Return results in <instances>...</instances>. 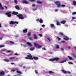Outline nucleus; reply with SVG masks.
Wrapping results in <instances>:
<instances>
[{"label":"nucleus","mask_w":76,"mask_h":76,"mask_svg":"<svg viewBox=\"0 0 76 76\" xmlns=\"http://www.w3.org/2000/svg\"><path fill=\"white\" fill-rule=\"evenodd\" d=\"M0 40H2V37H0Z\"/></svg>","instance_id":"62"},{"label":"nucleus","mask_w":76,"mask_h":76,"mask_svg":"<svg viewBox=\"0 0 76 76\" xmlns=\"http://www.w3.org/2000/svg\"><path fill=\"white\" fill-rule=\"evenodd\" d=\"M61 6L62 7H64L66 6L65 5H61Z\"/></svg>","instance_id":"44"},{"label":"nucleus","mask_w":76,"mask_h":76,"mask_svg":"<svg viewBox=\"0 0 76 76\" xmlns=\"http://www.w3.org/2000/svg\"><path fill=\"white\" fill-rule=\"evenodd\" d=\"M23 33H27V32H28V29H26L23 30Z\"/></svg>","instance_id":"15"},{"label":"nucleus","mask_w":76,"mask_h":76,"mask_svg":"<svg viewBox=\"0 0 76 76\" xmlns=\"http://www.w3.org/2000/svg\"><path fill=\"white\" fill-rule=\"evenodd\" d=\"M11 64L13 65V64H15L13 63H11Z\"/></svg>","instance_id":"59"},{"label":"nucleus","mask_w":76,"mask_h":76,"mask_svg":"<svg viewBox=\"0 0 76 76\" xmlns=\"http://www.w3.org/2000/svg\"><path fill=\"white\" fill-rule=\"evenodd\" d=\"M24 47H26V45H24Z\"/></svg>","instance_id":"64"},{"label":"nucleus","mask_w":76,"mask_h":76,"mask_svg":"<svg viewBox=\"0 0 76 76\" xmlns=\"http://www.w3.org/2000/svg\"><path fill=\"white\" fill-rule=\"evenodd\" d=\"M14 55H15V56H18V54H17V53H15V54Z\"/></svg>","instance_id":"47"},{"label":"nucleus","mask_w":76,"mask_h":76,"mask_svg":"<svg viewBox=\"0 0 76 76\" xmlns=\"http://www.w3.org/2000/svg\"><path fill=\"white\" fill-rule=\"evenodd\" d=\"M32 7H34L35 6V4H33L32 5Z\"/></svg>","instance_id":"57"},{"label":"nucleus","mask_w":76,"mask_h":76,"mask_svg":"<svg viewBox=\"0 0 76 76\" xmlns=\"http://www.w3.org/2000/svg\"><path fill=\"white\" fill-rule=\"evenodd\" d=\"M10 43H11V44H15V42H13L10 41Z\"/></svg>","instance_id":"37"},{"label":"nucleus","mask_w":76,"mask_h":76,"mask_svg":"<svg viewBox=\"0 0 76 76\" xmlns=\"http://www.w3.org/2000/svg\"><path fill=\"white\" fill-rule=\"evenodd\" d=\"M27 57H25V58L27 60H34V58H32V56L31 55H27Z\"/></svg>","instance_id":"2"},{"label":"nucleus","mask_w":76,"mask_h":76,"mask_svg":"<svg viewBox=\"0 0 76 76\" xmlns=\"http://www.w3.org/2000/svg\"><path fill=\"white\" fill-rule=\"evenodd\" d=\"M22 3L24 4H28V2L27 1L25 0H23L22 1Z\"/></svg>","instance_id":"10"},{"label":"nucleus","mask_w":76,"mask_h":76,"mask_svg":"<svg viewBox=\"0 0 76 76\" xmlns=\"http://www.w3.org/2000/svg\"><path fill=\"white\" fill-rule=\"evenodd\" d=\"M36 21L37 22H38L39 21V22L41 23H43V20H42V18H40V19H37L36 20Z\"/></svg>","instance_id":"7"},{"label":"nucleus","mask_w":76,"mask_h":76,"mask_svg":"<svg viewBox=\"0 0 76 76\" xmlns=\"http://www.w3.org/2000/svg\"><path fill=\"white\" fill-rule=\"evenodd\" d=\"M61 71L62 72H63V73H64L65 74L67 73V72H66V71L64 69L61 70Z\"/></svg>","instance_id":"22"},{"label":"nucleus","mask_w":76,"mask_h":76,"mask_svg":"<svg viewBox=\"0 0 76 76\" xmlns=\"http://www.w3.org/2000/svg\"><path fill=\"white\" fill-rule=\"evenodd\" d=\"M50 26H51V28H55V26H54V24H51Z\"/></svg>","instance_id":"29"},{"label":"nucleus","mask_w":76,"mask_h":76,"mask_svg":"<svg viewBox=\"0 0 76 76\" xmlns=\"http://www.w3.org/2000/svg\"><path fill=\"white\" fill-rule=\"evenodd\" d=\"M65 42V41H62L61 42V43H64V42Z\"/></svg>","instance_id":"54"},{"label":"nucleus","mask_w":76,"mask_h":76,"mask_svg":"<svg viewBox=\"0 0 76 76\" xmlns=\"http://www.w3.org/2000/svg\"><path fill=\"white\" fill-rule=\"evenodd\" d=\"M55 48H60V46H59V45H55Z\"/></svg>","instance_id":"21"},{"label":"nucleus","mask_w":76,"mask_h":76,"mask_svg":"<svg viewBox=\"0 0 76 76\" xmlns=\"http://www.w3.org/2000/svg\"><path fill=\"white\" fill-rule=\"evenodd\" d=\"M15 8L16 9H17V10H19V9H20L19 7L17 5L15 6Z\"/></svg>","instance_id":"17"},{"label":"nucleus","mask_w":76,"mask_h":76,"mask_svg":"<svg viewBox=\"0 0 76 76\" xmlns=\"http://www.w3.org/2000/svg\"><path fill=\"white\" fill-rule=\"evenodd\" d=\"M55 11L56 12H57L58 11V10H55Z\"/></svg>","instance_id":"60"},{"label":"nucleus","mask_w":76,"mask_h":76,"mask_svg":"<svg viewBox=\"0 0 76 76\" xmlns=\"http://www.w3.org/2000/svg\"><path fill=\"white\" fill-rule=\"evenodd\" d=\"M14 2L15 4H18V1H17V0H15Z\"/></svg>","instance_id":"36"},{"label":"nucleus","mask_w":76,"mask_h":76,"mask_svg":"<svg viewBox=\"0 0 76 76\" xmlns=\"http://www.w3.org/2000/svg\"><path fill=\"white\" fill-rule=\"evenodd\" d=\"M11 72H14L15 71V70H11Z\"/></svg>","instance_id":"48"},{"label":"nucleus","mask_w":76,"mask_h":76,"mask_svg":"<svg viewBox=\"0 0 76 76\" xmlns=\"http://www.w3.org/2000/svg\"><path fill=\"white\" fill-rule=\"evenodd\" d=\"M17 17H18L20 19H23L24 17L23 16V15L22 14H18L17 15Z\"/></svg>","instance_id":"3"},{"label":"nucleus","mask_w":76,"mask_h":76,"mask_svg":"<svg viewBox=\"0 0 76 76\" xmlns=\"http://www.w3.org/2000/svg\"><path fill=\"white\" fill-rule=\"evenodd\" d=\"M33 58V59L35 60H38V57L34 56Z\"/></svg>","instance_id":"24"},{"label":"nucleus","mask_w":76,"mask_h":76,"mask_svg":"<svg viewBox=\"0 0 76 76\" xmlns=\"http://www.w3.org/2000/svg\"><path fill=\"white\" fill-rule=\"evenodd\" d=\"M76 12H73L72 13V15H76Z\"/></svg>","instance_id":"42"},{"label":"nucleus","mask_w":76,"mask_h":76,"mask_svg":"<svg viewBox=\"0 0 76 76\" xmlns=\"http://www.w3.org/2000/svg\"><path fill=\"white\" fill-rule=\"evenodd\" d=\"M67 57H68V58H69L70 60H73V59L72 57L68 56Z\"/></svg>","instance_id":"18"},{"label":"nucleus","mask_w":76,"mask_h":76,"mask_svg":"<svg viewBox=\"0 0 76 76\" xmlns=\"http://www.w3.org/2000/svg\"><path fill=\"white\" fill-rule=\"evenodd\" d=\"M67 57H68V58H69L70 60H73V59L72 57L68 56Z\"/></svg>","instance_id":"19"},{"label":"nucleus","mask_w":76,"mask_h":76,"mask_svg":"<svg viewBox=\"0 0 76 76\" xmlns=\"http://www.w3.org/2000/svg\"><path fill=\"white\" fill-rule=\"evenodd\" d=\"M18 14H19V13L14 11L12 13V15H17Z\"/></svg>","instance_id":"11"},{"label":"nucleus","mask_w":76,"mask_h":76,"mask_svg":"<svg viewBox=\"0 0 76 76\" xmlns=\"http://www.w3.org/2000/svg\"><path fill=\"white\" fill-rule=\"evenodd\" d=\"M8 53H10L11 52V51H7Z\"/></svg>","instance_id":"61"},{"label":"nucleus","mask_w":76,"mask_h":76,"mask_svg":"<svg viewBox=\"0 0 76 76\" xmlns=\"http://www.w3.org/2000/svg\"><path fill=\"white\" fill-rule=\"evenodd\" d=\"M42 50H45V48H42Z\"/></svg>","instance_id":"53"},{"label":"nucleus","mask_w":76,"mask_h":76,"mask_svg":"<svg viewBox=\"0 0 76 76\" xmlns=\"http://www.w3.org/2000/svg\"><path fill=\"white\" fill-rule=\"evenodd\" d=\"M27 44L28 45H29V46H30V47H32V44H31V43L29 42H27Z\"/></svg>","instance_id":"23"},{"label":"nucleus","mask_w":76,"mask_h":76,"mask_svg":"<svg viewBox=\"0 0 76 76\" xmlns=\"http://www.w3.org/2000/svg\"><path fill=\"white\" fill-rule=\"evenodd\" d=\"M24 42H26V41L25 40H23Z\"/></svg>","instance_id":"56"},{"label":"nucleus","mask_w":76,"mask_h":76,"mask_svg":"<svg viewBox=\"0 0 76 76\" xmlns=\"http://www.w3.org/2000/svg\"><path fill=\"white\" fill-rule=\"evenodd\" d=\"M11 14V12H7V13H5L6 15H8V17H10L12 16V15L10 14Z\"/></svg>","instance_id":"8"},{"label":"nucleus","mask_w":76,"mask_h":76,"mask_svg":"<svg viewBox=\"0 0 76 76\" xmlns=\"http://www.w3.org/2000/svg\"><path fill=\"white\" fill-rule=\"evenodd\" d=\"M49 74H53L54 73V72L52 71H49Z\"/></svg>","instance_id":"28"},{"label":"nucleus","mask_w":76,"mask_h":76,"mask_svg":"<svg viewBox=\"0 0 76 76\" xmlns=\"http://www.w3.org/2000/svg\"><path fill=\"white\" fill-rule=\"evenodd\" d=\"M29 39L31 40V41H32V40H33V39H32L30 37L29 38Z\"/></svg>","instance_id":"46"},{"label":"nucleus","mask_w":76,"mask_h":76,"mask_svg":"<svg viewBox=\"0 0 76 76\" xmlns=\"http://www.w3.org/2000/svg\"><path fill=\"white\" fill-rule=\"evenodd\" d=\"M75 19V17H73L72 18V20H73V19Z\"/></svg>","instance_id":"51"},{"label":"nucleus","mask_w":76,"mask_h":76,"mask_svg":"<svg viewBox=\"0 0 76 76\" xmlns=\"http://www.w3.org/2000/svg\"><path fill=\"white\" fill-rule=\"evenodd\" d=\"M4 61H6V62H8V61H9V60L6 59H4Z\"/></svg>","instance_id":"31"},{"label":"nucleus","mask_w":76,"mask_h":76,"mask_svg":"<svg viewBox=\"0 0 76 76\" xmlns=\"http://www.w3.org/2000/svg\"><path fill=\"white\" fill-rule=\"evenodd\" d=\"M68 63L69 64H73V63L72 62H69Z\"/></svg>","instance_id":"35"},{"label":"nucleus","mask_w":76,"mask_h":76,"mask_svg":"<svg viewBox=\"0 0 76 76\" xmlns=\"http://www.w3.org/2000/svg\"><path fill=\"white\" fill-rule=\"evenodd\" d=\"M31 35V33L30 32H29L27 34V36H30Z\"/></svg>","instance_id":"34"},{"label":"nucleus","mask_w":76,"mask_h":76,"mask_svg":"<svg viewBox=\"0 0 76 76\" xmlns=\"http://www.w3.org/2000/svg\"><path fill=\"white\" fill-rule=\"evenodd\" d=\"M64 39L65 40H66L67 41V40H69V37H67V36H65V38H64Z\"/></svg>","instance_id":"16"},{"label":"nucleus","mask_w":76,"mask_h":76,"mask_svg":"<svg viewBox=\"0 0 76 76\" xmlns=\"http://www.w3.org/2000/svg\"><path fill=\"white\" fill-rule=\"evenodd\" d=\"M35 72L36 74H38V72H37L36 70H35Z\"/></svg>","instance_id":"43"},{"label":"nucleus","mask_w":76,"mask_h":76,"mask_svg":"<svg viewBox=\"0 0 76 76\" xmlns=\"http://www.w3.org/2000/svg\"><path fill=\"white\" fill-rule=\"evenodd\" d=\"M34 37L33 38V39H38V38H37V36L36 34H34Z\"/></svg>","instance_id":"13"},{"label":"nucleus","mask_w":76,"mask_h":76,"mask_svg":"<svg viewBox=\"0 0 76 76\" xmlns=\"http://www.w3.org/2000/svg\"><path fill=\"white\" fill-rule=\"evenodd\" d=\"M34 45L37 48H41L42 47V46L39 45L38 44H37V43H35L34 44Z\"/></svg>","instance_id":"6"},{"label":"nucleus","mask_w":76,"mask_h":76,"mask_svg":"<svg viewBox=\"0 0 76 76\" xmlns=\"http://www.w3.org/2000/svg\"><path fill=\"white\" fill-rule=\"evenodd\" d=\"M35 49V48L33 47V48H31L30 49V50L31 51H33Z\"/></svg>","instance_id":"32"},{"label":"nucleus","mask_w":76,"mask_h":76,"mask_svg":"<svg viewBox=\"0 0 76 76\" xmlns=\"http://www.w3.org/2000/svg\"><path fill=\"white\" fill-rule=\"evenodd\" d=\"M57 23H56V25H58H58H61L60 23L58 21H57Z\"/></svg>","instance_id":"30"},{"label":"nucleus","mask_w":76,"mask_h":76,"mask_svg":"<svg viewBox=\"0 0 76 76\" xmlns=\"http://www.w3.org/2000/svg\"><path fill=\"white\" fill-rule=\"evenodd\" d=\"M19 23L18 22L13 21H11L10 23V25H13L14 24H18Z\"/></svg>","instance_id":"4"},{"label":"nucleus","mask_w":76,"mask_h":76,"mask_svg":"<svg viewBox=\"0 0 76 76\" xmlns=\"http://www.w3.org/2000/svg\"><path fill=\"white\" fill-rule=\"evenodd\" d=\"M58 39V41H60L61 40V39L58 37H57Z\"/></svg>","instance_id":"41"},{"label":"nucleus","mask_w":76,"mask_h":76,"mask_svg":"<svg viewBox=\"0 0 76 76\" xmlns=\"http://www.w3.org/2000/svg\"><path fill=\"white\" fill-rule=\"evenodd\" d=\"M0 7L1 10H3V9H4V8H3V7H2V5H1V4L0 3Z\"/></svg>","instance_id":"25"},{"label":"nucleus","mask_w":76,"mask_h":76,"mask_svg":"<svg viewBox=\"0 0 76 76\" xmlns=\"http://www.w3.org/2000/svg\"><path fill=\"white\" fill-rule=\"evenodd\" d=\"M42 27H45V25H42Z\"/></svg>","instance_id":"52"},{"label":"nucleus","mask_w":76,"mask_h":76,"mask_svg":"<svg viewBox=\"0 0 76 76\" xmlns=\"http://www.w3.org/2000/svg\"><path fill=\"white\" fill-rule=\"evenodd\" d=\"M39 35L40 37H42V35L41 34H39Z\"/></svg>","instance_id":"39"},{"label":"nucleus","mask_w":76,"mask_h":76,"mask_svg":"<svg viewBox=\"0 0 76 76\" xmlns=\"http://www.w3.org/2000/svg\"><path fill=\"white\" fill-rule=\"evenodd\" d=\"M61 51H63V50H64V49H63V48H61Z\"/></svg>","instance_id":"50"},{"label":"nucleus","mask_w":76,"mask_h":76,"mask_svg":"<svg viewBox=\"0 0 76 76\" xmlns=\"http://www.w3.org/2000/svg\"><path fill=\"white\" fill-rule=\"evenodd\" d=\"M54 4L57 5V7H61V3L60 1H56L55 2Z\"/></svg>","instance_id":"1"},{"label":"nucleus","mask_w":76,"mask_h":76,"mask_svg":"<svg viewBox=\"0 0 76 76\" xmlns=\"http://www.w3.org/2000/svg\"><path fill=\"white\" fill-rule=\"evenodd\" d=\"M4 72L2 71L0 72V76H3L4 75Z\"/></svg>","instance_id":"9"},{"label":"nucleus","mask_w":76,"mask_h":76,"mask_svg":"<svg viewBox=\"0 0 76 76\" xmlns=\"http://www.w3.org/2000/svg\"><path fill=\"white\" fill-rule=\"evenodd\" d=\"M16 72L17 73H19V74H22V72L19 71H17Z\"/></svg>","instance_id":"33"},{"label":"nucleus","mask_w":76,"mask_h":76,"mask_svg":"<svg viewBox=\"0 0 76 76\" xmlns=\"http://www.w3.org/2000/svg\"><path fill=\"white\" fill-rule=\"evenodd\" d=\"M5 8L6 9H7V7L6 6L5 7Z\"/></svg>","instance_id":"63"},{"label":"nucleus","mask_w":76,"mask_h":76,"mask_svg":"<svg viewBox=\"0 0 76 76\" xmlns=\"http://www.w3.org/2000/svg\"><path fill=\"white\" fill-rule=\"evenodd\" d=\"M4 47V45H1L0 46V48H1V47Z\"/></svg>","instance_id":"45"},{"label":"nucleus","mask_w":76,"mask_h":76,"mask_svg":"<svg viewBox=\"0 0 76 76\" xmlns=\"http://www.w3.org/2000/svg\"><path fill=\"white\" fill-rule=\"evenodd\" d=\"M47 39H48V40H49V41H50V39H49V38H47Z\"/></svg>","instance_id":"55"},{"label":"nucleus","mask_w":76,"mask_h":76,"mask_svg":"<svg viewBox=\"0 0 76 76\" xmlns=\"http://www.w3.org/2000/svg\"><path fill=\"white\" fill-rule=\"evenodd\" d=\"M59 60V58H52L51 59H49V61H58Z\"/></svg>","instance_id":"5"},{"label":"nucleus","mask_w":76,"mask_h":76,"mask_svg":"<svg viewBox=\"0 0 76 76\" xmlns=\"http://www.w3.org/2000/svg\"><path fill=\"white\" fill-rule=\"evenodd\" d=\"M66 21H62L61 22V23L62 24H65Z\"/></svg>","instance_id":"20"},{"label":"nucleus","mask_w":76,"mask_h":76,"mask_svg":"<svg viewBox=\"0 0 76 76\" xmlns=\"http://www.w3.org/2000/svg\"><path fill=\"white\" fill-rule=\"evenodd\" d=\"M67 72V73H69V74H70V72Z\"/></svg>","instance_id":"58"},{"label":"nucleus","mask_w":76,"mask_h":76,"mask_svg":"<svg viewBox=\"0 0 76 76\" xmlns=\"http://www.w3.org/2000/svg\"><path fill=\"white\" fill-rule=\"evenodd\" d=\"M72 3L74 6H76V1H73Z\"/></svg>","instance_id":"27"},{"label":"nucleus","mask_w":76,"mask_h":76,"mask_svg":"<svg viewBox=\"0 0 76 76\" xmlns=\"http://www.w3.org/2000/svg\"><path fill=\"white\" fill-rule=\"evenodd\" d=\"M29 1H30L31 2H34V1H35V0H28Z\"/></svg>","instance_id":"40"},{"label":"nucleus","mask_w":76,"mask_h":76,"mask_svg":"<svg viewBox=\"0 0 76 76\" xmlns=\"http://www.w3.org/2000/svg\"><path fill=\"white\" fill-rule=\"evenodd\" d=\"M37 4H42V3L41 1H37Z\"/></svg>","instance_id":"26"},{"label":"nucleus","mask_w":76,"mask_h":76,"mask_svg":"<svg viewBox=\"0 0 76 76\" xmlns=\"http://www.w3.org/2000/svg\"><path fill=\"white\" fill-rule=\"evenodd\" d=\"M59 35H60L61 36H62V37H64V34L63 33L60 32L59 33Z\"/></svg>","instance_id":"12"},{"label":"nucleus","mask_w":76,"mask_h":76,"mask_svg":"<svg viewBox=\"0 0 76 76\" xmlns=\"http://www.w3.org/2000/svg\"><path fill=\"white\" fill-rule=\"evenodd\" d=\"M15 58V57H11L10 58V60H11L12 59H14Z\"/></svg>","instance_id":"38"},{"label":"nucleus","mask_w":76,"mask_h":76,"mask_svg":"<svg viewBox=\"0 0 76 76\" xmlns=\"http://www.w3.org/2000/svg\"><path fill=\"white\" fill-rule=\"evenodd\" d=\"M66 60H67V61L68 60V59H67V58H65V60L62 61L60 62V63H64V62H66Z\"/></svg>","instance_id":"14"},{"label":"nucleus","mask_w":76,"mask_h":76,"mask_svg":"<svg viewBox=\"0 0 76 76\" xmlns=\"http://www.w3.org/2000/svg\"><path fill=\"white\" fill-rule=\"evenodd\" d=\"M72 55H73V56H74V57H76V56L75 55V54H72Z\"/></svg>","instance_id":"49"}]
</instances>
